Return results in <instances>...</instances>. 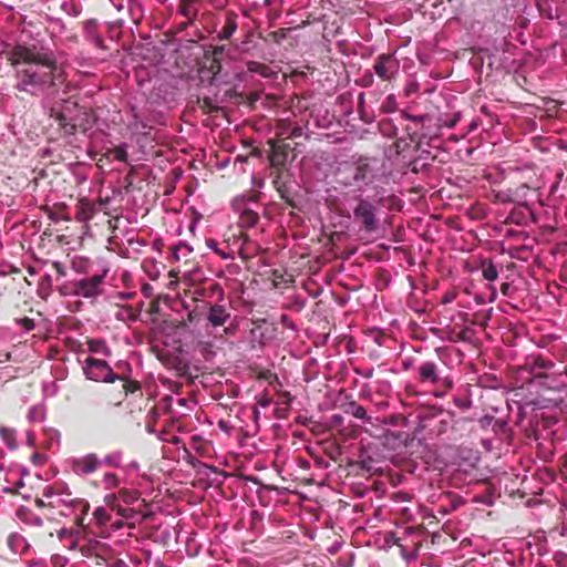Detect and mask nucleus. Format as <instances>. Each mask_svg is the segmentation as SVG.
I'll return each mask as SVG.
<instances>
[{
  "label": "nucleus",
  "mask_w": 567,
  "mask_h": 567,
  "mask_svg": "<svg viewBox=\"0 0 567 567\" xmlns=\"http://www.w3.org/2000/svg\"><path fill=\"white\" fill-rule=\"evenodd\" d=\"M151 291H152L151 285L146 284L143 286L142 292L144 293V296L148 297L151 295Z\"/></svg>",
  "instance_id": "obj_63"
},
{
  "label": "nucleus",
  "mask_w": 567,
  "mask_h": 567,
  "mask_svg": "<svg viewBox=\"0 0 567 567\" xmlns=\"http://www.w3.org/2000/svg\"><path fill=\"white\" fill-rule=\"evenodd\" d=\"M16 322L22 328L24 332L31 331L35 327L33 319L28 317L17 319Z\"/></svg>",
  "instance_id": "obj_40"
},
{
  "label": "nucleus",
  "mask_w": 567,
  "mask_h": 567,
  "mask_svg": "<svg viewBox=\"0 0 567 567\" xmlns=\"http://www.w3.org/2000/svg\"><path fill=\"white\" fill-rule=\"evenodd\" d=\"M446 416L447 419H443L440 421L439 433H444L446 429L450 426V424H452V432L456 433L474 421L473 417L457 416L454 411H447Z\"/></svg>",
  "instance_id": "obj_14"
},
{
  "label": "nucleus",
  "mask_w": 567,
  "mask_h": 567,
  "mask_svg": "<svg viewBox=\"0 0 567 567\" xmlns=\"http://www.w3.org/2000/svg\"><path fill=\"white\" fill-rule=\"evenodd\" d=\"M538 12L546 17L549 20H557L559 23H564V21L560 20V14L557 9L553 10L549 7V2H534Z\"/></svg>",
  "instance_id": "obj_25"
},
{
  "label": "nucleus",
  "mask_w": 567,
  "mask_h": 567,
  "mask_svg": "<svg viewBox=\"0 0 567 567\" xmlns=\"http://www.w3.org/2000/svg\"><path fill=\"white\" fill-rule=\"evenodd\" d=\"M58 492H55L52 487L48 486L43 489V497L53 501L56 496Z\"/></svg>",
  "instance_id": "obj_53"
},
{
  "label": "nucleus",
  "mask_w": 567,
  "mask_h": 567,
  "mask_svg": "<svg viewBox=\"0 0 567 567\" xmlns=\"http://www.w3.org/2000/svg\"><path fill=\"white\" fill-rule=\"evenodd\" d=\"M446 339H447V341H451V342H460V341L467 342V341H470L466 330L462 331L456 337L451 336V338H446Z\"/></svg>",
  "instance_id": "obj_48"
},
{
  "label": "nucleus",
  "mask_w": 567,
  "mask_h": 567,
  "mask_svg": "<svg viewBox=\"0 0 567 567\" xmlns=\"http://www.w3.org/2000/svg\"><path fill=\"white\" fill-rule=\"evenodd\" d=\"M127 470L140 471V464L136 461H132L127 466Z\"/></svg>",
  "instance_id": "obj_62"
},
{
  "label": "nucleus",
  "mask_w": 567,
  "mask_h": 567,
  "mask_svg": "<svg viewBox=\"0 0 567 567\" xmlns=\"http://www.w3.org/2000/svg\"><path fill=\"white\" fill-rule=\"evenodd\" d=\"M400 69V62L393 54H380L375 58L373 71L384 82L393 81Z\"/></svg>",
  "instance_id": "obj_9"
},
{
  "label": "nucleus",
  "mask_w": 567,
  "mask_h": 567,
  "mask_svg": "<svg viewBox=\"0 0 567 567\" xmlns=\"http://www.w3.org/2000/svg\"><path fill=\"white\" fill-rule=\"evenodd\" d=\"M125 379L121 380L123 382V389L125 394L133 393L140 389V383L136 381H131L126 375H123Z\"/></svg>",
  "instance_id": "obj_38"
},
{
  "label": "nucleus",
  "mask_w": 567,
  "mask_h": 567,
  "mask_svg": "<svg viewBox=\"0 0 567 567\" xmlns=\"http://www.w3.org/2000/svg\"><path fill=\"white\" fill-rule=\"evenodd\" d=\"M94 24H95V20H93V19L87 21V23H86L85 32H86L87 40L90 42H92L96 48L105 50L106 48L104 45L103 38L101 35L95 34L91 29Z\"/></svg>",
  "instance_id": "obj_26"
},
{
  "label": "nucleus",
  "mask_w": 567,
  "mask_h": 567,
  "mask_svg": "<svg viewBox=\"0 0 567 567\" xmlns=\"http://www.w3.org/2000/svg\"><path fill=\"white\" fill-rule=\"evenodd\" d=\"M401 116L404 118V120H408V121H413V122H417V123H423V120H426V116L425 114H421V115H413L411 113H409L408 111H402L401 112Z\"/></svg>",
  "instance_id": "obj_46"
},
{
  "label": "nucleus",
  "mask_w": 567,
  "mask_h": 567,
  "mask_svg": "<svg viewBox=\"0 0 567 567\" xmlns=\"http://www.w3.org/2000/svg\"><path fill=\"white\" fill-rule=\"evenodd\" d=\"M258 221V215L252 213V212H247L244 216H243V224L247 227H252L257 224Z\"/></svg>",
  "instance_id": "obj_44"
},
{
  "label": "nucleus",
  "mask_w": 567,
  "mask_h": 567,
  "mask_svg": "<svg viewBox=\"0 0 567 567\" xmlns=\"http://www.w3.org/2000/svg\"><path fill=\"white\" fill-rule=\"evenodd\" d=\"M122 458H123V452L121 450H116V451L107 454L103 460H100V462H101V464L113 466L115 468H121L122 467Z\"/></svg>",
  "instance_id": "obj_28"
},
{
  "label": "nucleus",
  "mask_w": 567,
  "mask_h": 567,
  "mask_svg": "<svg viewBox=\"0 0 567 567\" xmlns=\"http://www.w3.org/2000/svg\"><path fill=\"white\" fill-rule=\"evenodd\" d=\"M426 120H423L421 132L419 133L420 140H433L441 136L442 128H452L461 118V113L455 112L451 117H445L441 114H425Z\"/></svg>",
  "instance_id": "obj_6"
},
{
  "label": "nucleus",
  "mask_w": 567,
  "mask_h": 567,
  "mask_svg": "<svg viewBox=\"0 0 567 567\" xmlns=\"http://www.w3.org/2000/svg\"><path fill=\"white\" fill-rule=\"evenodd\" d=\"M118 494H120V497L122 498V501L126 504H133L140 497V495L136 491H130V489H121Z\"/></svg>",
  "instance_id": "obj_35"
},
{
  "label": "nucleus",
  "mask_w": 567,
  "mask_h": 567,
  "mask_svg": "<svg viewBox=\"0 0 567 567\" xmlns=\"http://www.w3.org/2000/svg\"><path fill=\"white\" fill-rule=\"evenodd\" d=\"M127 144L121 143L114 151V158L118 162L125 163L127 162Z\"/></svg>",
  "instance_id": "obj_36"
},
{
  "label": "nucleus",
  "mask_w": 567,
  "mask_h": 567,
  "mask_svg": "<svg viewBox=\"0 0 567 567\" xmlns=\"http://www.w3.org/2000/svg\"><path fill=\"white\" fill-rule=\"evenodd\" d=\"M343 422V416L341 414H333L331 416V423L334 425H340Z\"/></svg>",
  "instance_id": "obj_58"
},
{
  "label": "nucleus",
  "mask_w": 567,
  "mask_h": 567,
  "mask_svg": "<svg viewBox=\"0 0 567 567\" xmlns=\"http://www.w3.org/2000/svg\"><path fill=\"white\" fill-rule=\"evenodd\" d=\"M236 330H237V326L236 324H230V326H227V327L224 328V333L226 336H233V334H235Z\"/></svg>",
  "instance_id": "obj_57"
},
{
  "label": "nucleus",
  "mask_w": 567,
  "mask_h": 567,
  "mask_svg": "<svg viewBox=\"0 0 567 567\" xmlns=\"http://www.w3.org/2000/svg\"><path fill=\"white\" fill-rule=\"evenodd\" d=\"M431 332H432V334H434L435 337H437L442 341H447L446 338H451L450 333L444 334L443 331L440 328H432Z\"/></svg>",
  "instance_id": "obj_52"
},
{
  "label": "nucleus",
  "mask_w": 567,
  "mask_h": 567,
  "mask_svg": "<svg viewBox=\"0 0 567 567\" xmlns=\"http://www.w3.org/2000/svg\"><path fill=\"white\" fill-rule=\"evenodd\" d=\"M196 349L205 359H212L215 357V341L213 339H198L196 342Z\"/></svg>",
  "instance_id": "obj_23"
},
{
  "label": "nucleus",
  "mask_w": 567,
  "mask_h": 567,
  "mask_svg": "<svg viewBox=\"0 0 567 567\" xmlns=\"http://www.w3.org/2000/svg\"><path fill=\"white\" fill-rule=\"evenodd\" d=\"M353 219L367 233L375 231L379 226L377 205L362 196L357 197Z\"/></svg>",
  "instance_id": "obj_5"
},
{
  "label": "nucleus",
  "mask_w": 567,
  "mask_h": 567,
  "mask_svg": "<svg viewBox=\"0 0 567 567\" xmlns=\"http://www.w3.org/2000/svg\"><path fill=\"white\" fill-rule=\"evenodd\" d=\"M482 276L488 282H493L498 277V270L493 260H482Z\"/></svg>",
  "instance_id": "obj_24"
},
{
  "label": "nucleus",
  "mask_w": 567,
  "mask_h": 567,
  "mask_svg": "<svg viewBox=\"0 0 567 567\" xmlns=\"http://www.w3.org/2000/svg\"><path fill=\"white\" fill-rule=\"evenodd\" d=\"M24 486V482H23V478L22 477H19V480L13 484V488L12 487H4L3 488V492L6 493H11L13 492L14 489H18V488H21Z\"/></svg>",
  "instance_id": "obj_54"
},
{
  "label": "nucleus",
  "mask_w": 567,
  "mask_h": 567,
  "mask_svg": "<svg viewBox=\"0 0 567 567\" xmlns=\"http://www.w3.org/2000/svg\"><path fill=\"white\" fill-rule=\"evenodd\" d=\"M192 251H193V247L192 246H189L185 241H179L173 248V257L176 260H179L182 258H185V257L189 256L192 254Z\"/></svg>",
  "instance_id": "obj_29"
},
{
  "label": "nucleus",
  "mask_w": 567,
  "mask_h": 567,
  "mask_svg": "<svg viewBox=\"0 0 567 567\" xmlns=\"http://www.w3.org/2000/svg\"><path fill=\"white\" fill-rule=\"evenodd\" d=\"M101 462L95 453H89L70 460V468L78 476H86L94 473Z\"/></svg>",
  "instance_id": "obj_11"
},
{
  "label": "nucleus",
  "mask_w": 567,
  "mask_h": 567,
  "mask_svg": "<svg viewBox=\"0 0 567 567\" xmlns=\"http://www.w3.org/2000/svg\"><path fill=\"white\" fill-rule=\"evenodd\" d=\"M142 2L135 1V2H126V7L130 11H133L134 8H141Z\"/></svg>",
  "instance_id": "obj_60"
},
{
  "label": "nucleus",
  "mask_w": 567,
  "mask_h": 567,
  "mask_svg": "<svg viewBox=\"0 0 567 567\" xmlns=\"http://www.w3.org/2000/svg\"><path fill=\"white\" fill-rule=\"evenodd\" d=\"M252 416H254V420H255L256 422H258V421H259V417H260V411H259V409H258L256 405H255V406H252Z\"/></svg>",
  "instance_id": "obj_64"
},
{
  "label": "nucleus",
  "mask_w": 567,
  "mask_h": 567,
  "mask_svg": "<svg viewBox=\"0 0 567 567\" xmlns=\"http://www.w3.org/2000/svg\"><path fill=\"white\" fill-rule=\"evenodd\" d=\"M435 352L443 362L446 358L450 357V348L447 347H439L435 349Z\"/></svg>",
  "instance_id": "obj_49"
},
{
  "label": "nucleus",
  "mask_w": 567,
  "mask_h": 567,
  "mask_svg": "<svg viewBox=\"0 0 567 567\" xmlns=\"http://www.w3.org/2000/svg\"><path fill=\"white\" fill-rule=\"evenodd\" d=\"M106 272H107V269H104L101 274L99 275H94L90 278H86L92 285L93 287L97 288V290L100 292H102V288H101V285L106 276Z\"/></svg>",
  "instance_id": "obj_39"
},
{
  "label": "nucleus",
  "mask_w": 567,
  "mask_h": 567,
  "mask_svg": "<svg viewBox=\"0 0 567 567\" xmlns=\"http://www.w3.org/2000/svg\"><path fill=\"white\" fill-rule=\"evenodd\" d=\"M453 402L462 411H467L473 406V401L468 395H455Z\"/></svg>",
  "instance_id": "obj_32"
},
{
  "label": "nucleus",
  "mask_w": 567,
  "mask_h": 567,
  "mask_svg": "<svg viewBox=\"0 0 567 567\" xmlns=\"http://www.w3.org/2000/svg\"><path fill=\"white\" fill-rule=\"evenodd\" d=\"M52 266L60 277H64L66 275L65 267L61 261H53Z\"/></svg>",
  "instance_id": "obj_51"
},
{
  "label": "nucleus",
  "mask_w": 567,
  "mask_h": 567,
  "mask_svg": "<svg viewBox=\"0 0 567 567\" xmlns=\"http://www.w3.org/2000/svg\"><path fill=\"white\" fill-rule=\"evenodd\" d=\"M480 123H481L480 118L472 120L471 123L468 124V127H467V131L465 134L474 132L478 127Z\"/></svg>",
  "instance_id": "obj_56"
},
{
  "label": "nucleus",
  "mask_w": 567,
  "mask_h": 567,
  "mask_svg": "<svg viewBox=\"0 0 567 567\" xmlns=\"http://www.w3.org/2000/svg\"><path fill=\"white\" fill-rule=\"evenodd\" d=\"M117 514L123 518L134 519L138 513L131 507H121L120 506L117 508Z\"/></svg>",
  "instance_id": "obj_43"
},
{
  "label": "nucleus",
  "mask_w": 567,
  "mask_h": 567,
  "mask_svg": "<svg viewBox=\"0 0 567 567\" xmlns=\"http://www.w3.org/2000/svg\"><path fill=\"white\" fill-rule=\"evenodd\" d=\"M422 430V425H419L412 433L405 431L385 430L380 436V440L385 449L398 451L410 446L415 440L416 432H421Z\"/></svg>",
  "instance_id": "obj_8"
},
{
  "label": "nucleus",
  "mask_w": 567,
  "mask_h": 567,
  "mask_svg": "<svg viewBox=\"0 0 567 567\" xmlns=\"http://www.w3.org/2000/svg\"><path fill=\"white\" fill-rule=\"evenodd\" d=\"M102 483L105 489H113L120 486V478L114 473H105L102 478Z\"/></svg>",
  "instance_id": "obj_31"
},
{
  "label": "nucleus",
  "mask_w": 567,
  "mask_h": 567,
  "mask_svg": "<svg viewBox=\"0 0 567 567\" xmlns=\"http://www.w3.org/2000/svg\"><path fill=\"white\" fill-rule=\"evenodd\" d=\"M213 288L215 290H218V297H219V300L223 301L224 300V297H225V293H224V289L219 286V285H214Z\"/></svg>",
  "instance_id": "obj_61"
},
{
  "label": "nucleus",
  "mask_w": 567,
  "mask_h": 567,
  "mask_svg": "<svg viewBox=\"0 0 567 567\" xmlns=\"http://www.w3.org/2000/svg\"><path fill=\"white\" fill-rule=\"evenodd\" d=\"M342 409L346 414H350L365 423H370L371 421V417L368 415L365 409L353 400L343 403Z\"/></svg>",
  "instance_id": "obj_19"
},
{
  "label": "nucleus",
  "mask_w": 567,
  "mask_h": 567,
  "mask_svg": "<svg viewBox=\"0 0 567 567\" xmlns=\"http://www.w3.org/2000/svg\"><path fill=\"white\" fill-rule=\"evenodd\" d=\"M480 461L477 452L470 447L458 446L454 455V464L460 468H474Z\"/></svg>",
  "instance_id": "obj_13"
},
{
  "label": "nucleus",
  "mask_w": 567,
  "mask_h": 567,
  "mask_svg": "<svg viewBox=\"0 0 567 567\" xmlns=\"http://www.w3.org/2000/svg\"><path fill=\"white\" fill-rule=\"evenodd\" d=\"M0 433L3 440L6 441L7 446L10 450L16 449V444L13 443V432L8 429H1Z\"/></svg>",
  "instance_id": "obj_42"
},
{
  "label": "nucleus",
  "mask_w": 567,
  "mask_h": 567,
  "mask_svg": "<svg viewBox=\"0 0 567 567\" xmlns=\"http://www.w3.org/2000/svg\"><path fill=\"white\" fill-rule=\"evenodd\" d=\"M194 2H179L176 12L185 18L187 20L185 22H182L177 29L179 31H183L186 29V27L193 22L194 18L197 14V9L193 6Z\"/></svg>",
  "instance_id": "obj_18"
},
{
  "label": "nucleus",
  "mask_w": 567,
  "mask_h": 567,
  "mask_svg": "<svg viewBox=\"0 0 567 567\" xmlns=\"http://www.w3.org/2000/svg\"><path fill=\"white\" fill-rule=\"evenodd\" d=\"M48 506L53 508L63 507L61 511L63 516H70L72 513L76 514V523L82 525L83 516L90 509V504L83 498L72 497L70 492H58L53 501H49Z\"/></svg>",
  "instance_id": "obj_4"
},
{
  "label": "nucleus",
  "mask_w": 567,
  "mask_h": 567,
  "mask_svg": "<svg viewBox=\"0 0 567 567\" xmlns=\"http://www.w3.org/2000/svg\"><path fill=\"white\" fill-rule=\"evenodd\" d=\"M395 107H396L395 96L393 94H391L386 97V101L382 105V109L384 110V112L391 113L395 110Z\"/></svg>",
  "instance_id": "obj_45"
},
{
  "label": "nucleus",
  "mask_w": 567,
  "mask_h": 567,
  "mask_svg": "<svg viewBox=\"0 0 567 567\" xmlns=\"http://www.w3.org/2000/svg\"><path fill=\"white\" fill-rule=\"evenodd\" d=\"M231 318L229 309L225 305L212 303L208 306L205 320L212 329L224 327Z\"/></svg>",
  "instance_id": "obj_12"
},
{
  "label": "nucleus",
  "mask_w": 567,
  "mask_h": 567,
  "mask_svg": "<svg viewBox=\"0 0 567 567\" xmlns=\"http://www.w3.org/2000/svg\"><path fill=\"white\" fill-rule=\"evenodd\" d=\"M342 544V542H334L331 546L327 548V551L333 555L341 548Z\"/></svg>",
  "instance_id": "obj_55"
},
{
  "label": "nucleus",
  "mask_w": 567,
  "mask_h": 567,
  "mask_svg": "<svg viewBox=\"0 0 567 567\" xmlns=\"http://www.w3.org/2000/svg\"><path fill=\"white\" fill-rule=\"evenodd\" d=\"M43 109L48 114L50 130L61 137L85 133L94 124V114L71 99L44 102Z\"/></svg>",
  "instance_id": "obj_2"
},
{
  "label": "nucleus",
  "mask_w": 567,
  "mask_h": 567,
  "mask_svg": "<svg viewBox=\"0 0 567 567\" xmlns=\"http://www.w3.org/2000/svg\"><path fill=\"white\" fill-rule=\"evenodd\" d=\"M16 69L14 89L31 96L52 95L64 84V69L53 51L17 45L12 51Z\"/></svg>",
  "instance_id": "obj_1"
},
{
  "label": "nucleus",
  "mask_w": 567,
  "mask_h": 567,
  "mask_svg": "<svg viewBox=\"0 0 567 567\" xmlns=\"http://www.w3.org/2000/svg\"><path fill=\"white\" fill-rule=\"evenodd\" d=\"M359 465L362 470L367 472H373L379 470L377 460L367 452H362L360 454Z\"/></svg>",
  "instance_id": "obj_27"
},
{
  "label": "nucleus",
  "mask_w": 567,
  "mask_h": 567,
  "mask_svg": "<svg viewBox=\"0 0 567 567\" xmlns=\"http://www.w3.org/2000/svg\"><path fill=\"white\" fill-rule=\"evenodd\" d=\"M17 515L25 525L35 527H41L43 525V519L25 506L20 507Z\"/></svg>",
  "instance_id": "obj_21"
},
{
  "label": "nucleus",
  "mask_w": 567,
  "mask_h": 567,
  "mask_svg": "<svg viewBox=\"0 0 567 567\" xmlns=\"http://www.w3.org/2000/svg\"><path fill=\"white\" fill-rule=\"evenodd\" d=\"M267 338L266 329L261 323H257L248 332V341L252 349L259 348L264 344Z\"/></svg>",
  "instance_id": "obj_20"
},
{
  "label": "nucleus",
  "mask_w": 567,
  "mask_h": 567,
  "mask_svg": "<svg viewBox=\"0 0 567 567\" xmlns=\"http://www.w3.org/2000/svg\"><path fill=\"white\" fill-rule=\"evenodd\" d=\"M123 526H124V523L122 519H117L112 523V527L114 530H118V529L123 528Z\"/></svg>",
  "instance_id": "obj_59"
},
{
  "label": "nucleus",
  "mask_w": 567,
  "mask_h": 567,
  "mask_svg": "<svg viewBox=\"0 0 567 567\" xmlns=\"http://www.w3.org/2000/svg\"><path fill=\"white\" fill-rule=\"evenodd\" d=\"M73 295L82 298H95L101 292L85 278L73 284Z\"/></svg>",
  "instance_id": "obj_16"
},
{
  "label": "nucleus",
  "mask_w": 567,
  "mask_h": 567,
  "mask_svg": "<svg viewBox=\"0 0 567 567\" xmlns=\"http://www.w3.org/2000/svg\"><path fill=\"white\" fill-rule=\"evenodd\" d=\"M462 503H463V501L460 497H456V498L452 499V502L450 503L449 506H440L437 512L442 515H449L450 513L455 511Z\"/></svg>",
  "instance_id": "obj_37"
},
{
  "label": "nucleus",
  "mask_w": 567,
  "mask_h": 567,
  "mask_svg": "<svg viewBox=\"0 0 567 567\" xmlns=\"http://www.w3.org/2000/svg\"><path fill=\"white\" fill-rule=\"evenodd\" d=\"M7 544L14 555H23L29 549V543L19 533H11L8 536Z\"/></svg>",
  "instance_id": "obj_17"
},
{
  "label": "nucleus",
  "mask_w": 567,
  "mask_h": 567,
  "mask_svg": "<svg viewBox=\"0 0 567 567\" xmlns=\"http://www.w3.org/2000/svg\"><path fill=\"white\" fill-rule=\"evenodd\" d=\"M89 350L93 353L111 355V350L103 340H92L89 343Z\"/></svg>",
  "instance_id": "obj_30"
},
{
  "label": "nucleus",
  "mask_w": 567,
  "mask_h": 567,
  "mask_svg": "<svg viewBox=\"0 0 567 567\" xmlns=\"http://www.w3.org/2000/svg\"><path fill=\"white\" fill-rule=\"evenodd\" d=\"M379 176L378 161L374 158H360L351 167V176L343 182L344 186H352L362 193L372 186Z\"/></svg>",
  "instance_id": "obj_3"
},
{
  "label": "nucleus",
  "mask_w": 567,
  "mask_h": 567,
  "mask_svg": "<svg viewBox=\"0 0 567 567\" xmlns=\"http://www.w3.org/2000/svg\"><path fill=\"white\" fill-rule=\"evenodd\" d=\"M83 372L89 380L95 382L112 383L115 380H124L125 378L115 374L105 360L89 357L84 361Z\"/></svg>",
  "instance_id": "obj_7"
},
{
  "label": "nucleus",
  "mask_w": 567,
  "mask_h": 567,
  "mask_svg": "<svg viewBox=\"0 0 567 567\" xmlns=\"http://www.w3.org/2000/svg\"><path fill=\"white\" fill-rule=\"evenodd\" d=\"M93 516H94L96 523L101 526L105 525L110 520V516H109L106 509L102 506H99L94 509Z\"/></svg>",
  "instance_id": "obj_34"
},
{
  "label": "nucleus",
  "mask_w": 567,
  "mask_h": 567,
  "mask_svg": "<svg viewBox=\"0 0 567 567\" xmlns=\"http://www.w3.org/2000/svg\"><path fill=\"white\" fill-rule=\"evenodd\" d=\"M415 373L417 381L422 384L434 386L442 381L440 369L436 362L432 360L421 361L415 369Z\"/></svg>",
  "instance_id": "obj_10"
},
{
  "label": "nucleus",
  "mask_w": 567,
  "mask_h": 567,
  "mask_svg": "<svg viewBox=\"0 0 567 567\" xmlns=\"http://www.w3.org/2000/svg\"><path fill=\"white\" fill-rule=\"evenodd\" d=\"M164 400H165V403H166L167 409L173 410V412H174V413H178V414H182V415H185V414H186V412H185V411H183V410L174 409V406H173V405L176 403V399H175L174 396H172V395H166V396L164 398Z\"/></svg>",
  "instance_id": "obj_47"
},
{
  "label": "nucleus",
  "mask_w": 567,
  "mask_h": 567,
  "mask_svg": "<svg viewBox=\"0 0 567 567\" xmlns=\"http://www.w3.org/2000/svg\"><path fill=\"white\" fill-rule=\"evenodd\" d=\"M61 8L69 14L78 16L80 13V8L78 6V2H62Z\"/></svg>",
  "instance_id": "obj_41"
},
{
  "label": "nucleus",
  "mask_w": 567,
  "mask_h": 567,
  "mask_svg": "<svg viewBox=\"0 0 567 567\" xmlns=\"http://www.w3.org/2000/svg\"><path fill=\"white\" fill-rule=\"evenodd\" d=\"M477 424L482 431L491 429L493 433L499 434L505 431L508 421L506 417H495L493 414H484L477 419Z\"/></svg>",
  "instance_id": "obj_15"
},
{
  "label": "nucleus",
  "mask_w": 567,
  "mask_h": 567,
  "mask_svg": "<svg viewBox=\"0 0 567 567\" xmlns=\"http://www.w3.org/2000/svg\"><path fill=\"white\" fill-rule=\"evenodd\" d=\"M406 131H408V136L400 137L395 142V147H396L398 153L405 152L411 146L412 143H414L416 147L420 146V144H421L420 135L417 132H411L409 128Z\"/></svg>",
  "instance_id": "obj_22"
},
{
  "label": "nucleus",
  "mask_w": 567,
  "mask_h": 567,
  "mask_svg": "<svg viewBox=\"0 0 567 567\" xmlns=\"http://www.w3.org/2000/svg\"><path fill=\"white\" fill-rule=\"evenodd\" d=\"M206 245L207 247L210 249V250H214L216 254H218L223 259L227 260V259H234V252L231 251H225L223 249H219L218 248V245L216 243V240L214 239H208L206 241Z\"/></svg>",
  "instance_id": "obj_33"
},
{
  "label": "nucleus",
  "mask_w": 567,
  "mask_h": 567,
  "mask_svg": "<svg viewBox=\"0 0 567 567\" xmlns=\"http://www.w3.org/2000/svg\"><path fill=\"white\" fill-rule=\"evenodd\" d=\"M178 408L183 409V410H186V411H189L192 410L190 408V401L185 399V398H176V403H175Z\"/></svg>",
  "instance_id": "obj_50"
}]
</instances>
